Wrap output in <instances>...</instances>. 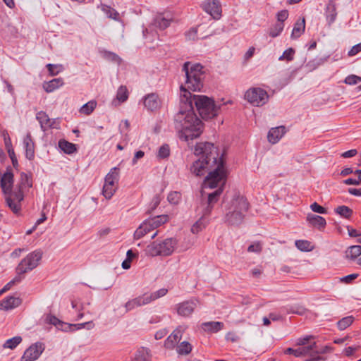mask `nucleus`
<instances>
[{"label": "nucleus", "instance_id": "obj_1", "mask_svg": "<svg viewBox=\"0 0 361 361\" xmlns=\"http://www.w3.org/2000/svg\"><path fill=\"white\" fill-rule=\"evenodd\" d=\"M202 66L199 63L191 65L190 62H185L183 66V71L185 73L186 80L184 85L180 87V97L186 102L192 101L203 119H211L215 117L219 112L217 107L212 99L204 95H192L190 91H200L203 87L202 80L204 72Z\"/></svg>", "mask_w": 361, "mask_h": 361}, {"label": "nucleus", "instance_id": "obj_2", "mask_svg": "<svg viewBox=\"0 0 361 361\" xmlns=\"http://www.w3.org/2000/svg\"><path fill=\"white\" fill-rule=\"evenodd\" d=\"M226 182V170L223 158L205 177L200 191V207L204 215H209L219 201Z\"/></svg>", "mask_w": 361, "mask_h": 361}, {"label": "nucleus", "instance_id": "obj_3", "mask_svg": "<svg viewBox=\"0 0 361 361\" xmlns=\"http://www.w3.org/2000/svg\"><path fill=\"white\" fill-rule=\"evenodd\" d=\"M181 103L179 111L174 116V125L179 132V137L188 141L201 135L203 123L194 113L191 100L186 102L181 97Z\"/></svg>", "mask_w": 361, "mask_h": 361}, {"label": "nucleus", "instance_id": "obj_4", "mask_svg": "<svg viewBox=\"0 0 361 361\" xmlns=\"http://www.w3.org/2000/svg\"><path fill=\"white\" fill-rule=\"evenodd\" d=\"M195 154L201 156L190 168V172L195 176H203L207 171H211L222 158L214 144L207 142L197 143L195 147Z\"/></svg>", "mask_w": 361, "mask_h": 361}, {"label": "nucleus", "instance_id": "obj_5", "mask_svg": "<svg viewBox=\"0 0 361 361\" xmlns=\"http://www.w3.org/2000/svg\"><path fill=\"white\" fill-rule=\"evenodd\" d=\"M176 245L177 240L173 238L154 241L147 247L146 254L151 257L169 256L174 252Z\"/></svg>", "mask_w": 361, "mask_h": 361}, {"label": "nucleus", "instance_id": "obj_6", "mask_svg": "<svg viewBox=\"0 0 361 361\" xmlns=\"http://www.w3.org/2000/svg\"><path fill=\"white\" fill-rule=\"evenodd\" d=\"M168 220L169 216L167 215H159L145 221L135 231L134 238L135 240L140 239L152 230L167 222Z\"/></svg>", "mask_w": 361, "mask_h": 361}, {"label": "nucleus", "instance_id": "obj_7", "mask_svg": "<svg viewBox=\"0 0 361 361\" xmlns=\"http://www.w3.org/2000/svg\"><path fill=\"white\" fill-rule=\"evenodd\" d=\"M119 177V169L112 168L107 173L104 179L102 194L106 199H111L116 192L118 188V181Z\"/></svg>", "mask_w": 361, "mask_h": 361}, {"label": "nucleus", "instance_id": "obj_8", "mask_svg": "<svg viewBox=\"0 0 361 361\" xmlns=\"http://www.w3.org/2000/svg\"><path fill=\"white\" fill-rule=\"evenodd\" d=\"M42 257V252L40 250H35L27 255L26 257L21 260L16 267L17 274H23L37 267Z\"/></svg>", "mask_w": 361, "mask_h": 361}, {"label": "nucleus", "instance_id": "obj_9", "mask_svg": "<svg viewBox=\"0 0 361 361\" xmlns=\"http://www.w3.org/2000/svg\"><path fill=\"white\" fill-rule=\"evenodd\" d=\"M245 99L255 106H262L269 99V95L264 90L259 87H252L245 93Z\"/></svg>", "mask_w": 361, "mask_h": 361}, {"label": "nucleus", "instance_id": "obj_10", "mask_svg": "<svg viewBox=\"0 0 361 361\" xmlns=\"http://www.w3.org/2000/svg\"><path fill=\"white\" fill-rule=\"evenodd\" d=\"M36 118L40 123L41 128L43 131L49 129H59L60 121L59 118H50L44 111H39L36 115Z\"/></svg>", "mask_w": 361, "mask_h": 361}, {"label": "nucleus", "instance_id": "obj_11", "mask_svg": "<svg viewBox=\"0 0 361 361\" xmlns=\"http://www.w3.org/2000/svg\"><path fill=\"white\" fill-rule=\"evenodd\" d=\"M249 204L246 198L239 194H235L231 200L228 203L226 209L233 210V212H247Z\"/></svg>", "mask_w": 361, "mask_h": 361}, {"label": "nucleus", "instance_id": "obj_12", "mask_svg": "<svg viewBox=\"0 0 361 361\" xmlns=\"http://www.w3.org/2000/svg\"><path fill=\"white\" fill-rule=\"evenodd\" d=\"M44 350V345L42 343L37 342L25 351L20 361H35L39 357Z\"/></svg>", "mask_w": 361, "mask_h": 361}, {"label": "nucleus", "instance_id": "obj_13", "mask_svg": "<svg viewBox=\"0 0 361 361\" xmlns=\"http://www.w3.org/2000/svg\"><path fill=\"white\" fill-rule=\"evenodd\" d=\"M32 186V181L31 175H28L24 172L20 173V180L18 183V190L15 192L16 199L18 202H21L23 200V192L25 190H28Z\"/></svg>", "mask_w": 361, "mask_h": 361}, {"label": "nucleus", "instance_id": "obj_14", "mask_svg": "<svg viewBox=\"0 0 361 361\" xmlns=\"http://www.w3.org/2000/svg\"><path fill=\"white\" fill-rule=\"evenodd\" d=\"M145 107L150 111L159 110L161 107V100L156 93H150L143 98Z\"/></svg>", "mask_w": 361, "mask_h": 361}, {"label": "nucleus", "instance_id": "obj_15", "mask_svg": "<svg viewBox=\"0 0 361 361\" xmlns=\"http://www.w3.org/2000/svg\"><path fill=\"white\" fill-rule=\"evenodd\" d=\"M185 329V326H178L165 341V348L168 349H173L176 345L182 338L183 334L184 333Z\"/></svg>", "mask_w": 361, "mask_h": 361}, {"label": "nucleus", "instance_id": "obj_16", "mask_svg": "<svg viewBox=\"0 0 361 361\" xmlns=\"http://www.w3.org/2000/svg\"><path fill=\"white\" fill-rule=\"evenodd\" d=\"M197 303V300H190L179 303L176 307L177 313L182 317H188L194 312Z\"/></svg>", "mask_w": 361, "mask_h": 361}, {"label": "nucleus", "instance_id": "obj_17", "mask_svg": "<svg viewBox=\"0 0 361 361\" xmlns=\"http://www.w3.org/2000/svg\"><path fill=\"white\" fill-rule=\"evenodd\" d=\"M301 348L302 353L303 356L310 355L313 356L314 355H319L326 353L329 348L328 346L318 348L317 343L313 342L308 345H303Z\"/></svg>", "mask_w": 361, "mask_h": 361}, {"label": "nucleus", "instance_id": "obj_18", "mask_svg": "<svg viewBox=\"0 0 361 361\" xmlns=\"http://www.w3.org/2000/svg\"><path fill=\"white\" fill-rule=\"evenodd\" d=\"M244 216L245 213L240 212H233V210L226 209L225 220L230 225L237 226L240 224Z\"/></svg>", "mask_w": 361, "mask_h": 361}, {"label": "nucleus", "instance_id": "obj_19", "mask_svg": "<svg viewBox=\"0 0 361 361\" xmlns=\"http://www.w3.org/2000/svg\"><path fill=\"white\" fill-rule=\"evenodd\" d=\"M22 303L19 297L9 296L0 302V310L8 311L18 307Z\"/></svg>", "mask_w": 361, "mask_h": 361}, {"label": "nucleus", "instance_id": "obj_20", "mask_svg": "<svg viewBox=\"0 0 361 361\" xmlns=\"http://www.w3.org/2000/svg\"><path fill=\"white\" fill-rule=\"evenodd\" d=\"M13 184V174L10 170L2 176L1 178V187L4 194H10Z\"/></svg>", "mask_w": 361, "mask_h": 361}, {"label": "nucleus", "instance_id": "obj_21", "mask_svg": "<svg viewBox=\"0 0 361 361\" xmlns=\"http://www.w3.org/2000/svg\"><path fill=\"white\" fill-rule=\"evenodd\" d=\"M204 9L214 19H219L221 16V8L218 1H208L204 4Z\"/></svg>", "mask_w": 361, "mask_h": 361}, {"label": "nucleus", "instance_id": "obj_22", "mask_svg": "<svg viewBox=\"0 0 361 361\" xmlns=\"http://www.w3.org/2000/svg\"><path fill=\"white\" fill-rule=\"evenodd\" d=\"M285 133L286 128L283 126L272 128L269 130L267 135L268 141L271 144H276Z\"/></svg>", "mask_w": 361, "mask_h": 361}, {"label": "nucleus", "instance_id": "obj_23", "mask_svg": "<svg viewBox=\"0 0 361 361\" xmlns=\"http://www.w3.org/2000/svg\"><path fill=\"white\" fill-rule=\"evenodd\" d=\"M25 149V156L29 160H32L35 157V144L30 133L27 134L23 140Z\"/></svg>", "mask_w": 361, "mask_h": 361}, {"label": "nucleus", "instance_id": "obj_24", "mask_svg": "<svg viewBox=\"0 0 361 361\" xmlns=\"http://www.w3.org/2000/svg\"><path fill=\"white\" fill-rule=\"evenodd\" d=\"M224 324L220 322H207L201 324L202 330L207 333H217L223 329Z\"/></svg>", "mask_w": 361, "mask_h": 361}, {"label": "nucleus", "instance_id": "obj_25", "mask_svg": "<svg viewBox=\"0 0 361 361\" xmlns=\"http://www.w3.org/2000/svg\"><path fill=\"white\" fill-rule=\"evenodd\" d=\"M337 16L336 6L334 0H330L326 7V18L329 25L333 23Z\"/></svg>", "mask_w": 361, "mask_h": 361}, {"label": "nucleus", "instance_id": "obj_26", "mask_svg": "<svg viewBox=\"0 0 361 361\" xmlns=\"http://www.w3.org/2000/svg\"><path fill=\"white\" fill-rule=\"evenodd\" d=\"M197 209L200 211L202 216L191 227V232L194 234H197L199 232H200L203 228H205L207 225L205 216H207V215L203 214L202 209L200 207V202L199 203Z\"/></svg>", "mask_w": 361, "mask_h": 361}, {"label": "nucleus", "instance_id": "obj_27", "mask_svg": "<svg viewBox=\"0 0 361 361\" xmlns=\"http://www.w3.org/2000/svg\"><path fill=\"white\" fill-rule=\"evenodd\" d=\"M6 202L7 206L11 210L16 214H18L20 211V202H18L15 197V192L13 194H8L6 197Z\"/></svg>", "mask_w": 361, "mask_h": 361}, {"label": "nucleus", "instance_id": "obj_28", "mask_svg": "<svg viewBox=\"0 0 361 361\" xmlns=\"http://www.w3.org/2000/svg\"><path fill=\"white\" fill-rule=\"evenodd\" d=\"M307 221L313 226L317 227L319 229H322L325 227L326 222L324 218L321 216L315 214H308L307 216Z\"/></svg>", "mask_w": 361, "mask_h": 361}, {"label": "nucleus", "instance_id": "obj_29", "mask_svg": "<svg viewBox=\"0 0 361 361\" xmlns=\"http://www.w3.org/2000/svg\"><path fill=\"white\" fill-rule=\"evenodd\" d=\"M63 85V80L62 78H54L49 82L43 83V89L48 93L52 92L55 90L61 87Z\"/></svg>", "mask_w": 361, "mask_h": 361}, {"label": "nucleus", "instance_id": "obj_30", "mask_svg": "<svg viewBox=\"0 0 361 361\" xmlns=\"http://www.w3.org/2000/svg\"><path fill=\"white\" fill-rule=\"evenodd\" d=\"M305 29V20L304 18L298 20L294 25L291 33L292 39H297L302 35Z\"/></svg>", "mask_w": 361, "mask_h": 361}, {"label": "nucleus", "instance_id": "obj_31", "mask_svg": "<svg viewBox=\"0 0 361 361\" xmlns=\"http://www.w3.org/2000/svg\"><path fill=\"white\" fill-rule=\"evenodd\" d=\"M128 98V91L126 86H120L118 89L116 98L113 101V104L116 106L120 103L126 102Z\"/></svg>", "mask_w": 361, "mask_h": 361}, {"label": "nucleus", "instance_id": "obj_32", "mask_svg": "<svg viewBox=\"0 0 361 361\" xmlns=\"http://www.w3.org/2000/svg\"><path fill=\"white\" fill-rule=\"evenodd\" d=\"M59 148L66 154H71L74 153L76 150V145L73 143L69 142L65 140H61L59 142Z\"/></svg>", "mask_w": 361, "mask_h": 361}, {"label": "nucleus", "instance_id": "obj_33", "mask_svg": "<svg viewBox=\"0 0 361 361\" xmlns=\"http://www.w3.org/2000/svg\"><path fill=\"white\" fill-rule=\"evenodd\" d=\"M46 320L48 323L53 324L57 326V328L61 329L63 331H66L68 329L70 328L68 324L60 321L58 318L53 315H48L46 318Z\"/></svg>", "mask_w": 361, "mask_h": 361}, {"label": "nucleus", "instance_id": "obj_34", "mask_svg": "<svg viewBox=\"0 0 361 361\" xmlns=\"http://www.w3.org/2000/svg\"><path fill=\"white\" fill-rule=\"evenodd\" d=\"M171 19L164 16L161 14L157 15L154 20V23L157 27L161 30L167 28L171 23Z\"/></svg>", "mask_w": 361, "mask_h": 361}, {"label": "nucleus", "instance_id": "obj_35", "mask_svg": "<svg viewBox=\"0 0 361 361\" xmlns=\"http://www.w3.org/2000/svg\"><path fill=\"white\" fill-rule=\"evenodd\" d=\"M151 354L150 350L146 348H140L136 355V361H150Z\"/></svg>", "mask_w": 361, "mask_h": 361}, {"label": "nucleus", "instance_id": "obj_36", "mask_svg": "<svg viewBox=\"0 0 361 361\" xmlns=\"http://www.w3.org/2000/svg\"><path fill=\"white\" fill-rule=\"evenodd\" d=\"M361 255V246L360 245H353L348 247L345 252L347 258L355 259Z\"/></svg>", "mask_w": 361, "mask_h": 361}, {"label": "nucleus", "instance_id": "obj_37", "mask_svg": "<svg viewBox=\"0 0 361 361\" xmlns=\"http://www.w3.org/2000/svg\"><path fill=\"white\" fill-rule=\"evenodd\" d=\"M192 345L188 341H183L177 346V353L180 355H187L192 351Z\"/></svg>", "mask_w": 361, "mask_h": 361}, {"label": "nucleus", "instance_id": "obj_38", "mask_svg": "<svg viewBox=\"0 0 361 361\" xmlns=\"http://www.w3.org/2000/svg\"><path fill=\"white\" fill-rule=\"evenodd\" d=\"M354 322L353 316H348L342 318L337 322V327L339 330L343 331L350 326Z\"/></svg>", "mask_w": 361, "mask_h": 361}, {"label": "nucleus", "instance_id": "obj_39", "mask_svg": "<svg viewBox=\"0 0 361 361\" xmlns=\"http://www.w3.org/2000/svg\"><path fill=\"white\" fill-rule=\"evenodd\" d=\"M132 300L133 301L137 307H141L142 305H146L151 302L149 298L148 297V293H145L142 295L136 297L132 299Z\"/></svg>", "mask_w": 361, "mask_h": 361}, {"label": "nucleus", "instance_id": "obj_40", "mask_svg": "<svg viewBox=\"0 0 361 361\" xmlns=\"http://www.w3.org/2000/svg\"><path fill=\"white\" fill-rule=\"evenodd\" d=\"M97 102L92 100L84 104L80 109V112L85 115H90L96 108Z\"/></svg>", "mask_w": 361, "mask_h": 361}, {"label": "nucleus", "instance_id": "obj_41", "mask_svg": "<svg viewBox=\"0 0 361 361\" xmlns=\"http://www.w3.org/2000/svg\"><path fill=\"white\" fill-rule=\"evenodd\" d=\"M284 24L283 23H276L272 27H270L269 35L270 37L274 38L279 36L283 31Z\"/></svg>", "mask_w": 361, "mask_h": 361}, {"label": "nucleus", "instance_id": "obj_42", "mask_svg": "<svg viewBox=\"0 0 361 361\" xmlns=\"http://www.w3.org/2000/svg\"><path fill=\"white\" fill-rule=\"evenodd\" d=\"M22 341L20 336H15L12 338L8 339L4 344V348L13 349Z\"/></svg>", "mask_w": 361, "mask_h": 361}, {"label": "nucleus", "instance_id": "obj_43", "mask_svg": "<svg viewBox=\"0 0 361 361\" xmlns=\"http://www.w3.org/2000/svg\"><path fill=\"white\" fill-rule=\"evenodd\" d=\"M295 246L301 251H311L313 249L311 243L307 240H298L295 241Z\"/></svg>", "mask_w": 361, "mask_h": 361}, {"label": "nucleus", "instance_id": "obj_44", "mask_svg": "<svg viewBox=\"0 0 361 361\" xmlns=\"http://www.w3.org/2000/svg\"><path fill=\"white\" fill-rule=\"evenodd\" d=\"M102 11L107 16L108 18L117 20L118 13L110 6L103 5L102 8Z\"/></svg>", "mask_w": 361, "mask_h": 361}, {"label": "nucleus", "instance_id": "obj_45", "mask_svg": "<svg viewBox=\"0 0 361 361\" xmlns=\"http://www.w3.org/2000/svg\"><path fill=\"white\" fill-rule=\"evenodd\" d=\"M336 212L346 219L350 218L353 214V211L347 206H339L336 209Z\"/></svg>", "mask_w": 361, "mask_h": 361}, {"label": "nucleus", "instance_id": "obj_46", "mask_svg": "<svg viewBox=\"0 0 361 361\" xmlns=\"http://www.w3.org/2000/svg\"><path fill=\"white\" fill-rule=\"evenodd\" d=\"M168 293V289L161 288L154 293H148V297L149 298L150 302H152L158 298H160L166 295Z\"/></svg>", "mask_w": 361, "mask_h": 361}, {"label": "nucleus", "instance_id": "obj_47", "mask_svg": "<svg viewBox=\"0 0 361 361\" xmlns=\"http://www.w3.org/2000/svg\"><path fill=\"white\" fill-rule=\"evenodd\" d=\"M295 50L293 48H289L284 51L283 54L279 58V61H290L293 59Z\"/></svg>", "mask_w": 361, "mask_h": 361}, {"label": "nucleus", "instance_id": "obj_48", "mask_svg": "<svg viewBox=\"0 0 361 361\" xmlns=\"http://www.w3.org/2000/svg\"><path fill=\"white\" fill-rule=\"evenodd\" d=\"M47 68L49 72V74L52 76L56 75L63 69L62 65H54L51 63L47 64Z\"/></svg>", "mask_w": 361, "mask_h": 361}, {"label": "nucleus", "instance_id": "obj_49", "mask_svg": "<svg viewBox=\"0 0 361 361\" xmlns=\"http://www.w3.org/2000/svg\"><path fill=\"white\" fill-rule=\"evenodd\" d=\"M170 154V148L168 145H163L158 151L157 157L159 159H165Z\"/></svg>", "mask_w": 361, "mask_h": 361}, {"label": "nucleus", "instance_id": "obj_50", "mask_svg": "<svg viewBox=\"0 0 361 361\" xmlns=\"http://www.w3.org/2000/svg\"><path fill=\"white\" fill-rule=\"evenodd\" d=\"M361 82V77L355 75H350L345 78L344 82L347 85H356L358 82Z\"/></svg>", "mask_w": 361, "mask_h": 361}, {"label": "nucleus", "instance_id": "obj_51", "mask_svg": "<svg viewBox=\"0 0 361 361\" xmlns=\"http://www.w3.org/2000/svg\"><path fill=\"white\" fill-rule=\"evenodd\" d=\"M167 199L170 203L176 204L178 203L180 199V194L178 192H170L168 195Z\"/></svg>", "mask_w": 361, "mask_h": 361}, {"label": "nucleus", "instance_id": "obj_52", "mask_svg": "<svg viewBox=\"0 0 361 361\" xmlns=\"http://www.w3.org/2000/svg\"><path fill=\"white\" fill-rule=\"evenodd\" d=\"M262 250V245L259 242L254 243L247 247V252H249L259 253Z\"/></svg>", "mask_w": 361, "mask_h": 361}, {"label": "nucleus", "instance_id": "obj_53", "mask_svg": "<svg viewBox=\"0 0 361 361\" xmlns=\"http://www.w3.org/2000/svg\"><path fill=\"white\" fill-rule=\"evenodd\" d=\"M21 279L22 278L20 275L17 274V276L13 280H11L10 282L6 284L4 287L0 290L3 291V293H5L6 291L8 290L11 288V286H13L16 283L20 282Z\"/></svg>", "mask_w": 361, "mask_h": 361}, {"label": "nucleus", "instance_id": "obj_54", "mask_svg": "<svg viewBox=\"0 0 361 361\" xmlns=\"http://www.w3.org/2000/svg\"><path fill=\"white\" fill-rule=\"evenodd\" d=\"M69 326H70L69 329H71V327H74L75 329H81L85 327L87 329H91L94 326V324H93L92 322H85V323L77 324H73V325L69 324Z\"/></svg>", "mask_w": 361, "mask_h": 361}, {"label": "nucleus", "instance_id": "obj_55", "mask_svg": "<svg viewBox=\"0 0 361 361\" xmlns=\"http://www.w3.org/2000/svg\"><path fill=\"white\" fill-rule=\"evenodd\" d=\"M310 208L314 212H317L319 214H326V209L324 208L323 207L319 205L317 202H314L313 204H312L310 205Z\"/></svg>", "mask_w": 361, "mask_h": 361}, {"label": "nucleus", "instance_id": "obj_56", "mask_svg": "<svg viewBox=\"0 0 361 361\" xmlns=\"http://www.w3.org/2000/svg\"><path fill=\"white\" fill-rule=\"evenodd\" d=\"M277 23H283L288 18V12L287 10H282L277 13Z\"/></svg>", "mask_w": 361, "mask_h": 361}, {"label": "nucleus", "instance_id": "obj_57", "mask_svg": "<svg viewBox=\"0 0 361 361\" xmlns=\"http://www.w3.org/2000/svg\"><path fill=\"white\" fill-rule=\"evenodd\" d=\"M197 33V29L192 28L187 32L186 36H187L188 39L190 40H195V39H198Z\"/></svg>", "mask_w": 361, "mask_h": 361}, {"label": "nucleus", "instance_id": "obj_58", "mask_svg": "<svg viewBox=\"0 0 361 361\" xmlns=\"http://www.w3.org/2000/svg\"><path fill=\"white\" fill-rule=\"evenodd\" d=\"M226 339L234 343L238 341L239 336L235 332L230 331L226 334Z\"/></svg>", "mask_w": 361, "mask_h": 361}, {"label": "nucleus", "instance_id": "obj_59", "mask_svg": "<svg viewBox=\"0 0 361 361\" xmlns=\"http://www.w3.org/2000/svg\"><path fill=\"white\" fill-rule=\"evenodd\" d=\"M311 338H312V336H307L304 338H300L297 340L296 345L302 346L307 345Z\"/></svg>", "mask_w": 361, "mask_h": 361}, {"label": "nucleus", "instance_id": "obj_60", "mask_svg": "<svg viewBox=\"0 0 361 361\" xmlns=\"http://www.w3.org/2000/svg\"><path fill=\"white\" fill-rule=\"evenodd\" d=\"M361 51V42L353 46L348 51L349 56H355Z\"/></svg>", "mask_w": 361, "mask_h": 361}, {"label": "nucleus", "instance_id": "obj_61", "mask_svg": "<svg viewBox=\"0 0 361 361\" xmlns=\"http://www.w3.org/2000/svg\"><path fill=\"white\" fill-rule=\"evenodd\" d=\"M357 276H358L357 274H350V275L343 277L341 279V281L346 283H349L352 282L353 280H355V279H357Z\"/></svg>", "mask_w": 361, "mask_h": 361}, {"label": "nucleus", "instance_id": "obj_62", "mask_svg": "<svg viewBox=\"0 0 361 361\" xmlns=\"http://www.w3.org/2000/svg\"><path fill=\"white\" fill-rule=\"evenodd\" d=\"M357 151L356 149H350V150L343 152L341 154V157L343 158H350V157H353L355 156L357 154Z\"/></svg>", "mask_w": 361, "mask_h": 361}, {"label": "nucleus", "instance_id": "obj_63", "mask_svg": "<svg viewBox=\"0 0 361 361\" xmlns=\"http://www.w3.org/2000/svg\"><path fill=\"white\" fill-rule=\"evenodd\" d=\"M136 307H137L135 306V303L133 302V301L132 300H128L125 304V308H126V312L131 311V310H133V309H135Z\"/></svg>", "mask_w": 361, "mask_h": 361}, {"label": "nucleus", "instance_id": "obj_64", "mask_svg": "<svg viewBox=\"0 0 361 361\" xmlns=\"http://www.w3.org/2000/svg\"><path fill=\"white\" fill-rule=\"evenodd\" d=\"M348 234L351 237H357V236H360L361 235V232L356 230V229H354V228H350V227H348Z\"/></svg>", "mask_w": 361, "mask_h": 361}]
</instances>
